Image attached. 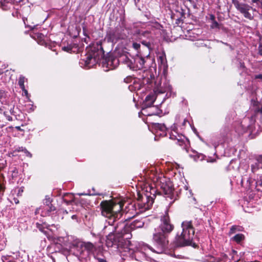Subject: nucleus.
Wrapping results in <instances>:
<instances>
[{
    "mask_svg": "<svg viewBox=\"0 0 262 262\" xmlns=\"http://www.w3.org/2000/svg\"><path fill=\"white\" fill-rule=\"evenodd\" d=\"M101 214L106 218L103 228L104 233H108L106 237V245L108 247L116 246L118 248L121 246L125 239L132 237V228L130 225L124 223L116 224L122 214L120 211L122 205L119 203L111 201H102L100 204Z\"/></svg>",
    "mask_w": 262,
    "mask_h": 262,
    "instance_id": "f257e3e1",
    "label": "nucleus"
},
{
    "mask_svg": "<svg viewBox=\"0 0 262 262\" xmlns=\"http://www.w3.org/2000/svg\"><path fill=\"white\" fill-rule=\"evenodd\" d=\"M161 224L155 229L152 235V242L156 245L157 250H155L151 247L147 246L148 249L157 253H163L167 248L168 245V236L174 229V226L171 223L168 211L161 217Z\"/></svg>",
    "mask_w": 262,
    "mask_h": 262,
    "instance_id": "f03ea898",
    "label": "nucleus"
},
{
    "mask_svg": "<svg viewBox=\"0 0 262 262\" xmlns=\"http://www.w3.org/2000/svg\"><path fill=\"white\" fill-rule=\"evenodd\" d=\"M87 53L85 57L81 59L79 64L81 67L90 68L98 62L104 56V51L101 41L93 43L86 48Z\"/></svg>",
    "mask_w": 262,
    "mask_h": 262,
    "instance_id": "7ed1b4c3",
    "label": "nucleus"
},
{
    "mask_svg": "<svg viewBox=\"0 0 262 262\" xmlns=\"http://www.w3.org/2000/svg\"><path fill=\"white\" fill-rule=\"evenodd\" d=\"M182 231L178 232L173 241L175 247L191 245L194 236V230L191 222L184 221L181 224Z\"/></svg>",
    "mask_w": 262,
    "mask_h": 262,
    "instance_id": "20e7f679",
    "label": "nucleus"
},
{
    "mask_svg": "<svg viewBox=\"0 0 262 262\" xmlns=\"http://www.w3.org/2000/svg\"><path fill=\"white\" fill-rule=\"evenodd\" d=\"M145 189L146 193L144 195L138 194L137 206L139 210V212L149 209L154 203L157 192V190L152 186L148 185Z\"/></svg>",
    "mask_w": 262,
    "mask_h": 262,
    "instance_id": "39448f33",
    "label": "nucleus"
},
{
    "mask_svg": "<svg viewBox=\"0 0 262 262\" xmlns=\"http://www.w3.org/2000/svg\"><path fill=\"white\" fill-rule=\"evenodd\" d=\"M150 52L148 53L145 57L141 55L137 54L135 57H132L128 53H124L125 57H126L124 64L127 67L133 71H137L146 68L145 63L146 59H147L149 56Z\"/></svg>",
    "mask_w": 262,
    "mask_h": 262,
    "instance_id": "423d86ee",
    "label": "nucleus"
},
{
    "mask_svg": "<svg viewBox=\"0 0 262 262\" xmlns=\"http://www.w3.org/2000/svg\"><path fill=\"white\" fill-rule=\"evenodd\" d=\"M124 25H118L115 28H110L106 31L105 39L108 42L115 43L125 38L124 33Z\"/></svg>",
    "mask_w": 262,
    "mask_h": 262,
    "instance_id": "0eeeda50",
    "label": "nucleus"
},
{
    "mask_svg": "<svg viewBox=\"0 0 262 262\" xmlns=\"http://www.w3.org/2000/svg\"><path fill=\"white\" fill-rule=\"evenodd\" d=\"M233 4L236 9L239 11L244 16L249 19L252 20L254 18L253 9L252 7L247 4L239 3L237 0H233Z\"/></svg>",
    "mask_w": 262,
    "mask_h": 262,
    "instance_id": "6e6552de",
    "label": "nucleus"
},
{
    "mask_svg": "<svg viewBox=\"0 0 262 262\" xmlns=\"http://www.w3.org/2000/svg\"><path fill=\"white\" fill-rule=\"evenodd\" d=\"M125 59H126V57H125L124 53H123L120 55L118 57H110L106 61V62L103 64V67L106 66V67L108 68V69L105 70L106 71H107L110 70H113L117 68L120 62L124 64Z\"/></svg>",
    "mask_w": 262,
    "mask_h": 262,
    "instance_id": "1a4fd4ad",
    "label": "nucleus"
},
{
    "mask_svg": "<svg viewBox=\"0 0 262 262\" xmlns=\"http://www.w3.org/2000/svg\"><path fill=\"white\" fill-rule=\"evenodd\" d=\"M161 188L164 194L166 195V197L172 199L173 197L174 189L171 183L169 181L168 182H161Z\"/></svg>",
    "mask_w": 262,
    "mask_h": 262,
    "instance_id": "9d476101",
    "label": "nucleus"
},
{
    "mask_svg": "<svg viewBox=\"0 0 262 262\" xmlns=\"http://www.w3.org/2000/svg\"><path fill=\"white\" fill-rule=\"evenodd\" d=\"M55 207L53 205L50 206H43L42 208L39 207L36 209L35 212V214H38L41 212V216L49 215L50 214L55 210Z\"/></svg>",
    "mask_w": 262,
    "mask_h": 262,
    "instance_id": "9b49d317",
    "label": "nucleus"
},
{
    "mask_svg": "<svg viewBox=\"0 0 262 262\" xmlns=\"http://www.w3.org/2000/svg\"><path fill=\"white\" fill-rule=\"evenodd\" d=\"M79 245L82 249V251L86 250L88 252H90L94 248L93 244L90 242H81L79 243Z\"/></svg>",
    "mask_w": 262,
    "mask_h": 262,
    "instance_id": "f8f14e48",
    "label": "nucleus"
},
{
    "mask_svg": "<svg viewBox=\"0 0 262 262\" xmlns=\"http://www.w3.org/2000/svg\"><path fill=\"white\" fill-rule=\"evenodd\" d=\"M74 195L71 193H67L63 196V201L67 204H71L74 202Z\"/></svg>",
    "mask_w": 262,
    "mask_h": 262,
    "instance_id": "ddd939ff",
    "label": "nucleus"
},
{
    "mask_svg": "<svg viewBox=\"0 0 262 262\" xmlns=\"http://www.w3.org/2000/svg\"><path fill=\"white\" fill-rule=\"evenodd\" d=\"M171 86L168 85L167 86L164 87L163 86H157L155 88V92L158 94H163L168 91H171Z\"/></svg>",
    "mask_w": 262,
    "mask_h": 262,
    "instance_id": "4468645a",
    "label": "nucleus"
},
{
    "mask_svg": "<svg viewBox=\"0 0 262 262\" xmlns=\"http://www.w3.org/2000/svg\"><path fill=\"white\" fill-rule=\"evenodd\" d=\"M144 225V222L139 220H135L130 225V226L133 230L136 228H142L143 227Z\"/></svg>",
    "mask_w": 262,
    "mask_h": 262,
    "instance_id": "2eb2a0df",
    "label": "nucleus"
},
{
    "mask_svg": "<svg viewBox=\"0 0 262 262\" xmlns=\"http://www.w3.org/2000/svg\"><path fill=\"white\" fill-rule=\"evenodd\" d=\"M9 0H0V7L4 10L9 9L11 4Z\"/></svg>",
    "mask_w": 262,
    "mask_h": 262,
    "instance_id": "dca6fc26",
    "label": "nucleus"
},
{
    "mask_svg": "<svg viewBox=\"0 0 262 262\" xmlns=\"http://www.w3.org/2000/svg\"><path fill=\"white\" fill-rule=\"evenodd\" d=\"M155 99L154 96L151 95H148L145 98V102L144 104L145 106L147 107H150L154 103Z\"/></svg>",
    "mask_w": 262,
    "mask_h": 262,
    "instance_id": "f3484780",
    "label": "nucleus"
},
{
    "mask_svg": "<svg viewBox=\"0 0 262 262\" xmlns=\"http://www.w3.org/2000/svg\"><path fill=\"white\" fill-rule=\"evenodd\" d=\"M154 126L155 129L161 131L162 132V134H164L165 132L167 129V128L164 124L156 123L154 124Z\"/></svg>",
    "mask_w": 262,
    "mask_h": 262,
    "instance_id": "a211bd4d",
    "label": "nucleus"
},
{
    "mask_svg": "<svg viewBox=\"0 0 262 262\" xmlns=\"http://www.w3.org/2000/svg\"><path fill=\"white\" fill-rule=\"evenodd\" d=\"M244 238V236L243 234H237L232 238V239L237 243H239Z\"/></svg>",
    "mask_w": 262,
    "mask_h": 262,
    "instance_id": "6ab92c4d",
    "label": "nucleus"
},
{
    "mask_svg": "<svg viewBox=\"0 0 262 262\" xmlns=\"http://www.w3.org/2000/svg\"><path fill=\"white\" fill-rule=\"evenodd\" d=\"M25 77H24L22 75H20L19 77V80H18V85L20 87V88L21 89V90H24V87H25V85H24V83H25Z\"/></svg>",
    "mask_w": 262,
    "mask_h": 262,
    "instance_id": "aec40b11",
    "label": "nucleus"
},
{
    "mask_svg": "<svg viewBox=\"0 0 262 262\" xmlns=\"http://www.w3.org/2000/svg\"><path fill=\"white\" fill-rule=\"evenodd\" d=\"M259 168H260L259 166V163L257 161L254 164L251 165V171L252 173H255Z\"/></svg>",
    "mask_w": 262,
    "mask_h": 262,
    "instance_id": "412c9836",
    "label": "nucleus"
},
{
    "mask_svg": "<svg viewBox=\"0 0 262 262\" xmlns=\"http://www.w3.org/2000/svg\"><path fill=\"white\" fill-rule=\"evenodd\" d=\"M220 259V262H226L228 259V256L224 253H222L220 257H217Z\"/></svg>",
    "mask_w": 262,
    "mask_h": 262,
    "instance_id": "4be33fe9",
    "label": "nucleus"
},
{
    "mask_svg": "<svg viewBox=\"0 0 262 262\" xmlns=\"http://www.w3.org/2000/svg\"><path fill=\"white\" fill-rule=\"evenodd\" d=\"M251 178H252V177H250L246 174L243 175V176H242L241 183H243L244 182L246 181L247 182H248L249 184H250Z\"/></svg>",
    "mask_w": 262,
    "mask_h": 262,
    "instance_id": "5701e85b",
    "label": "nucleus"
},
{
    "mask_svg": "<svg viewBox=\"0 0 262 262\" xmlns=\"http://www.w3.org/2000/svg\"><path fill=\"white\" fill-rule=\"evenodd\" d=\"M141 43L143 45L147 48L148 53L149 52V51L152 49V48L151 46V43L149 41L143 40L142 41Z\"/></svg>",
    "mask_w": 262,
    "mask_h": 262,
    "instance_id": "b1692460",
    "label": "nucleus"
},
{
    "mask_svg": "<svg viewBox=\"0 0 262 262\" xmlns=\"http://www.w3.org/2000/svg\"><path fill=\"white\" fill-rule=\"evenodd\" d=\"M6 96V92L4 90H0V101L2 102L4 101V99L5 98Z\"/></svg>",
    "mask_w": 262,
    "mask_h": 262,
    "instance_id": "393cba45",
    "label": "nucleus"
},
{
    "mask_svg": "<svg viewBox=\"0 0 262 262\" xmlns=\"http://www.w3.org/2000/svg\"><path fill=\"white\" fill-rule=\"evenodd\" d=\"M37 228L40 230L41 231L43 232V229L47 227V225L45 223H43V224H39V223H36V224Z\"/></svg>",
    "mask_w": 262,
    "mask_h": 262,
    "instance_id": "a878e982",
    "label": "nucleus"
},
{
    "mask_svg": "<svg viewBox=\"0 0 262 262\" xmlns=\"http://www.w3.org/2000/svg\"><path fill=\"white\" fill-rule=\"evenodd\" d=\"M211 28L212 29L220 28V25L215 20H212Z\"/></svg>",
    "mask_w": 262,
    "mask_h": 262,
    "instance_id": "bb28decb",
    "label": "nucleus"
},
{
    "mask_svg": "<svg viewBox=\"0 0 262 262\" xmlns=\"http://www.w3.org/2000/svg\"><path fill=\"white\" fill-rule=\"evenodd\" d=\"M52 205L51 204V200L50 198H46L44 200L43 206H50Z\"/></svg>",
    "mask_w": 262,
    "mask_h": 262,
    "instance_id": "cd10ccee",
    "label": "nucleus"
},
{
    "mask_svg": "<svg viewBox=\"0 0 262 262\" xmlns=\"http://www.w3.org/2000/svg\"><path fill=\"white\" fill-rule=\"evenodd\" d=\"M256 161L259 163V166L260 168H262V155H259L256 157Z\"/></svg>",
    "mask_w": 262,
    "mask_h": 262,
    "instance_id": "c85d7f7f",
    "label": "nucleus"
},
{
    "mask_svg": "<svg viewBox=\"0 0 262 262\" xmlns=\"http://www.w3.org/2000/svg\"><path fill=\"white\" fill-rule=\"evenodd\" d=\"M237 228H238V227L236 226H232L230 228L229 234L230 235L236 232V231L237 230Z\"/></svg>",
    "mask_w": 262,
    "mask_h": 262,
    "instance_id": "c756f323",
    "label": "nucleus"
},
{
    "mask_svg": "<svg viewBox=\"0 0 262 262\" xmlns=\"http://www.w3.org/2000/svg\"><path fill=\"white\" fill-rule=\"evenodd\" d=\"M209 262H220V259L214 256H210L208 259Z\"/></svg>",
    "mask_w": 262,
    "mask_h": 262,
    "instance_id": "7c9ffc66",
    "label": "nucleus"
},
{
    "mask_svg": "<svg viewBox=\"0 0 262 262\" xmlns=\"http://www.w3.org/2000/svg\"><path fill=\"white\" fill-rule=\"evenodd\" d=\"M176 134H177L178 136H177V138H176V140H177L178 141V142L179 143H181L183 142V137L184 136H183L182 135H180L177 132H174Z\"/></svg>",
    "mask_w": 262,
    "mask_h": 262,
    "instance_id": "2f4dec72",
    "label": "nucleus"
},
{
    "mask_svg": "<svg viewBox=\"0 0 262 262\" xmlns=\"http://www.w3.org/2000/svg\"><path fill=\"white\" fill-rule=\"evenodd\" d=\"M3 116H5L6 119L9 121H12L13 120L12 118L8 115L7 112L5 111H4Z\"/></svg>",
    "mask_w": 262,
    "mask_h": 262,
    "instance_id": "473e14b6",
    "label": "nucleus"
},
{
    "mask_svg": "<svg viewBox=\"0 0 262 262\" xmlns=\"http://www.w3.org/2000/svg\"><path fill=\"white\" fill-rule=\"evenodd\" d=\"M62 50L64 51L70 52L72 51V48L70 46H64L62 47Z\"/></svg>",
    "mask_w": 262,
    "mask_h": 262,
    "instance_id": "72a5a7b5",
    "label": "nucleus"
},
{
    "mask_svg": "<svg viewBox=\"0 0 262 262\" xmlns=\"http://www.w3.org/2000/svg\"><path fill=\"white\" fill-rule=\"evenodd\" d=\"M257 185H262V175L259 176V179L257 178V181L256 182Z\"/></svg>",
    "mask_w": 262,
    "mask_h": 262,
    "instance_id": "f704fd0d",
    "label": "nucleus"
},
{
    "mask_svg": "<svg viewBox=\"0 0 262 262\" xmlns=\"http://www.w3.org/2000/svg\"><path fill=\"white\" fill-rule=\"evenodd\" d=\"M177 136L178 135H174L173 132H171L169 134V138L172 140H176V138H177Z\"/></svg>",
    "mask_w": 262,
    "mask_h": 262,
    "instance_id": "c9c22d12",
    "label": "nucleus"
},
{
    "mask_svg": "<svg viewBox=\"0 0 262 262\" xmlns=\"http://www.w3.org/2000/svg\"><path fill=\"white\" fill-rule=\"evenodd\" d=\"M133 47L135 49L138 50L140 47V45L137 42H134L133 44Z\"/></svg>",
    "mask_w": 262,
    "mask_h": 262,
    "instance_id": "e433bc0d",
    "label": "nucleus"
},
{
    "mask_svg": "<svg viewBox=\"0 0 262 262\" xmlns=\"http://www.w3.org/2000/svg\"><path fill=\"white\" fill-rule=\"evenodd\" d=\"M258 53L259 55L262 56V43H260L258 47Z\"/></svg>",
    "mask_w": 262,
    "mask_h": 262,
    "instance_id": "4c0bfd02",
    "label": "nucleus"
},
{
    "mask_svg": "<svg viewBox=\"0 0 262 262\" xmlns=\"http://www.w3.org/2000/svg\"><path fill=\"white\" fill-rule=\"evenodd\" d=\"M24 148L23 147H18L16 148L14 151H24Z\"/></svg>",
    "mask_w": 262,
    "mask_h": 262,
    "instance_id": "58836bf2",
    "label": "nucleus"
},
{
    "mask_svg": "<svg viewBox=\"0 0 262 262\" xmlns=\"http://www.w3.org/2000/svg\"><path fill=\"white\" fill-rule=\"evenodd\" d=\"M24 152L26 154V156L29 157H32L31 154L28 151L26 148H24Z\"/></svg>",
    "mask_w": 262,
    "mask_h": 262,
    "instance_id": "ea45409f",
    "label": "nucleus"
},
{
    "mask_svg": "<svg viewBox=\"0 0 262 262\" xmlns=\"http://www.w3.org/2000/svg\"><path fill=\"white\" fill-rule=\"evenodd\" d=\"M177 128H176V125L174 124L173 126H171V132H173V133L174 134V135H177V134H176L175 132H177L176 130Z\"/></svg>",
    "mask_w": 262,
    "mask_h": 262,
    "instance_id": "a19ab883",
    "label": "nucleus"
},
{
    "mask_svg": "<svg viewBox=\"0 0 262 262\" xmlns=\"http://www.w3.org/2000/svg\"><path fill=\"white\" fill-rule=\"evenodd\" d=\"M253 3H256L257 5H260L261 2L259 0H252Z\"/></svg>",
    "mask_w": 262,
    "mask_h": 262,
    "instance_id": "79ce46f5",
    "label": "nucleus"
},
{
    "mask_svg": "<svg viewBox=\"0 0 262 262\" xmlns=\"http://www.w3.org/2000/svg\"><path fill=\"white\" fill-rule=\"evenodd\" d=\"M4 111V107H0V116H3Z\"/></svg>",
    "mask_w": 262,
    "mask_h": 262,
    "instance_id": "37998d69",
    "label": "nucleus"
},
{
    "mask_svg": "<svg viewBox=\"0 0 262 262\" xmlns=\"http://www.w3.org/2000/svg\"><path fill=\"white\" fill-rule=\"evenodd\" d=\"M13 174H12V177H15L17 173V170L15 168L13 171Z\"/></svg>",
    "mask_w": 262,
    "mask_h": 262,
    "instance_id": "c03bdc74",
    "label": "nucleus"
},
{
    "mask_svg": "<svg viewBox=\"0 0 262 262\" xmlns=\"http://www.w3.org/2000/svg\"><path fill=\"white\" fill-rule=\"evenodd\" d=\"M10 113L11 114V115H15V112L14 111V107H13L12 108H11L10 109Z\"/></svg>",
    "mask_w": 262,
    "mask_h": 262,
    "instance_id": "a18cd8bd",
    "label": "nucleus"
},
{
    "mask_svg": "<svg viewBox=\"0 0 262 262\" xmlns=\"http://www.w3.org/2000/svg\"><path fill=\"white\" fill-rule=\"evenodd\" d=\"M255 78L262 79V74L256 75Z\"/></svg>",
    "mask_w": 262,
    "mask_h": 262,
    "instance_id": "49530a36",
    "label": "nucleus"
},
{
    "mask_svg": "<svg viewBox=\"0 0 262 262\" xmlns=\"http://www.w3.org/2000/svg\"><path fill=\"white\" fill-rule=\"evenodd\" d=\"M23 92L25 93V95L27 96L28 95V93L27 90L25 89V87H24V90H22Z\"/></svg>",
    "mask_w": 262,
    "mask_h": 262,
    "instance_id": "de8ad7c7",
    "label": "nucleus"
},
{
    "mask_svg": "<svg viewBox=\"0 0 262 262\" xmlns=\"http://www.w3.org/2000/svg\"><path fill=\"white\" fill-rule=\"evenodd\" d=\"M98 262H106L105 260L102 258H98Z\"/></svg>",
    "mask_w": 262,
    "mask_h": 262,
    "instance_id": "09e8293b",
    "label": "nucleus"
},
{
    "mask_svg": "<svg viewBox=\"0 0 262 262\" xmlns=\"http://www.w3.org/2000/svg\"><path fill=\"white\" fill-rule=\"evenodd\" d=\"M210 18L212 21L215 20V17L213 15H211L210 16Z\"/></svg>",
    "mask_w": 262,
    "mask_h": 262,
    "instance_id": "8fccbe9b",
    "label": "nucleus"
},
{
    "mask_svg": "<svg viewBox=\"0 0 262 262\" xmlns=\"http://www.w3.org/2000/svg\"><path fill=\"white\" fill-rule=\"evenodd\" d=\"M4 189V187H3V186L1 184H0V190L1 191H3Z\"/></svg>",
    "mask_w": 262,
    "mask_h": 262,
    "instance_id": "3c124183",
    "label": "nucleus"
},
{
    "mask_svg": "<svg viewBox=\"0 0 262 262\" xmlns=\"http://www.w3.org/2000/svg\"><path fill=\"white\" fill-rule=\"evenodd\" d=\"M239 63H240V67L241 68H244V63L243 62H241Z\"/></svg>",
    "mask_w": 262,
    "mask_h": 262,
    "instance_id": "603ef678",
    "label": "nucleus"
},
{
    "mask_svg": "<svg viewBox=\"0 0 262 262\" xmlns=\"http://www.w3.org/2000/svg\"><path fill=\"white\" fill-rule=\"evenodd\" d=\"M258 112L262 114V106L258 108Z\"/></svg>",
    "mask_w": 262,
    "mask_h": 262,
    "instance_id": "864d4df0",
    "label": "nucleus"
},
{
    "mask_svg": "<svg viewBox=\"0 0 262 262\" xmlns=\"http://www.w3.org/2000/svg\"><path fill=\"white\" fill-rule=\"evenodd\" d=\"M62 212L64 214H68V211L66 210H62Z\"/></svg>",
    "mask_w": 262,
    "mask_h": 262,
    "instance_id": "5fc2aeb1",
    "label": "nucleus"
},
{
    "mask_svg": "<svg viewBox=\"0 0 262 262\" xmlns=\"http://www.w3.org/2000/svg\"><path fill=\"white\" fill-rule=\"evenodd\" d=\"M16 128L18 130H20L21 129L20 126H16Z\"/></svg>",
    "mask_w": 262,
    "mask_h": 262,
    "instance_id": "6e6d98bb",
    "label": "nucleus"
},
{
    "mask_svg": "<svg viewBox=\"0 0 262 262\" xmlns=\"http://www.w3.org/2000/svg\"><path fill=\"white\" fill-rule=\"evenodd\" d=\"M76 216L75 215H73L72 216V218L73 219H75V218H76Z\"/></svg>",
    "mask_w": 262,
    "mask_h": 262,
    "instance_id": "4d7b16f0",
    "label": "nucleus"
},
{
    "mask_svg": "<svg viewBox=\"0 0 262 262\" xmlns=\"http://www.w3.org/2000/svg\"><path fill=\"white\" fill-rule=\"evenodd\" d=\"M131 206H132V207H135V208L136 209V207H136V205H131Z\"/></svg>",
    "mask_w": 262,
    "mask_h": 262,
    "instance_id": "13d9d810",
    "label": "nucleus"
},
{
    "mask_svg": "<svg viewBox=\"0 0 262 262\" xmlns=\"http://www.w3.org/2000/svg\"><path fill=\"white\" fill-rule=\"evenodd\" d=\"M155 115V114H154V113H152V114H147V115H148V116H151V115Z\"/></svg>",
    "mask_w": 262,
    "mask_h": 262,
    "instance_id": "bf43d9fd",
    "label": "nucleus"
},
{
    "mask_svg": "<svg viewBox=\"0 0 262 262\" xmlns=\"http://www.w3.org/2000/svg\"><path fill=\"white\" fill-rule=\"evenodd\" d=\"M214 161V160H212L210 161L211 162H213Z\"/></svg>",
    "mask_w": 262,
    "mask_h": 262,
    "instance_id": "052dcab7",
    "label": "nucleus"
},
{
    "mask_svg": "<svg viewBox=\"0 0 262 262\" xmlns=\"http://www.w3.org/2000/svg\"><path fill=\"white\" fill-rule=\"evenodd\" d=\"M143 111L144 112H145V111H146V110H145V108H143Z\"/></svg>",
    "mask_w": 262,
    "mask_h": 262,
    "instance_id": "680f3d73",
    "label": "nucleus"
},
{
    "mask_svg": "<svg viewBox=\"0 0 262 262\" xmlns=\"http://www.w3.org/2000/svg\"><path fill=\"white\" fill-rule=\"evenodd\" d=\"M15 203H18V200H17V201H15Z\"/></svg>",
    "mask_w": 262,
    "mask_h": 262,
    "instance_id": "e2e57ef3",
    "label": "nucleus"
},
{
    "mask_svg": "<svg viewBox=\"0 0 262 262\" xmlns=\"http://www.w3.org/2000/svg\"><path fill=\"white\" fill-rule=\"evenodd\" d=\"M260 5L262 7V0H261V3H260Z\"/></svg>",
    "mask_w": 262,
    "mask_h": 262,
    "instance_id": "0e129e2a",
    "label": "nucleus"
},
{
    "mask_svg": "<svg viewBox=\"0 0 262 262\" xmlns=\"http://www.w3.org/2000/svg\"><path fill=\"white\" fill-rule=\"evenodd\" d=\"M202 157H204V156L203 155H201Z\"/></svg>",
    "mask_w": 262,
    "mask_h": 262,
    "instance_id": "69168bd1",
    "label": "nucleus"
},
{
    "mask_svg": "<svg viewBox=\"0 0 262 262\" xmlns=\"http://www.w3.org/2000/svg\"><path fill=\"white\" fill-rule=\"evenodd\" d=\"M2 73V72H0V75Z\"/></svg>",
    "mask_w": 262,
    "mask_h": 262,
    "instance_id": "338daca9",
    "label": "nucleus"
}]
</instances>
